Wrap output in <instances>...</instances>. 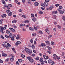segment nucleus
I'll use <instances>...</instances> for the list:
<instances>
[{
  "label": "nucleus",
  "instance_id": "1",
  "mask_svg": "<svg viewBox=\"0 0 65 65\" xmlns=\"http://www.w3.org/2000/svg\"><path fill=\"white\" fill-rule=\"evenodd\" d=\"M4 26L5 27H3L2 26H0V28H1V29L0 30V31L2 33V34H4V32H3V30H6V28L7 27V25H4Z\"/></svg>",
  "mask_w": 65,
  "mask_h": 65
},
{
  "label": "nucleus",
  "instance_id": "2",
  "mask_svg": "<svg viewBox=\"0 0 65 65\" xmlns=\"http://www.w3.org/2000/svg\"><path fill=\"white\" fill-rule=\"evenodd\" d=\"M2 45L3 47L4 46V47H6L7 49H8L9 48V47L11 46L8 43H7L6 45H5V44H3Z\"/></svg>",
  "mask_w": 65,
  "mask_h": 65
},
{
  "label": "nucleus",
  "instance_id": "3",
  "mask_svg": "<svg viewBox=\"0 0 65 65\" xmlns=\"http://www.w3.org/2000/svg\"><path fill=\"white\" fill-rule=\"evenodd\" d=\"M57 10L59 11V13L60 14H63L64 13V11H61L59 9H58Z\"/></svg>",
  "mask_w": 65,
  "mask_h": 65
},
{
  "label": "nucleus",
  "instance_id": "4",
  "mask_svg": "<svg viewBox=\"0 0 65 65\" xmlns=\"http://www.w3.org/2000/svg\"><path fill=\"white\" fill-rule=\"evenodd\" d=\"M14 56H12V57L10 59V60L11 62H12L14 60Z\"/></svg>",
  "mask_w": 65,
  "mask_h": 65
},
{
  "label": "nucleus",
  "instance_id": "5",
  "mask_svg": "<svg viewBox=\"0 0 65 65\" xmlns=\"http://www.w3.org/2000/svg\"><path fill=\"white\" fill-rule=\"evenodd\" d=\"M9 29L11 31L13 32H15V30H14V29L12 28H9Z\"/></svg>",
  "mask_w": 65,
  "mask_h": 65
},
{
  "label": "nucleus",
  "instance_id": "6",
  "mask_svg": "<svg viewBox=\"0 0 65 65\" xmlns=\"http://www.w3.org/2000/svg\"><path fill=\"white\" fill-rule=\"evenodd\" d=\"M20 44H21V42L18 41L17 42V43H15V44L16 45H20Z\"/></svg>",
  "mask_w": 65,
  "mask_h": 65
},
{
  "label": "nucleus",
  "instance_id": "7",
  "mask_svg": "<svg viewBox=\"0 0 65 65\" xmlns=\"http://www.w3.org/2000/svg\"><path fill=\"white\" fill-rule=\"evenodd\" d=\"M12 35V33H10L9 34V35L8 36V38H11Z\"/></svg>",
  "mask_w": 65,
  "mask_h": 65
},
{
  "label": "nucleus",
  "instance_id": "8",
  "mask_svg": "<svg viewBox=\"0 0 65 65\" xmlns=\"http://www.w3.org/2000/svg\"><path fill=\"white\" fill-rule=\"evenodd\" d=\"M39 3L38 2H36L34 4V5L35 6H37L38 5Z\"/></svg>",
  "mask_w": 65,
  "mask_h": 65
},
{
  "label": "nucleus",
  "instance_id": "9",
  "mask_svg": "<svg viewBox=\"0 0 65 65\" xmlns=\"http://www.w3.org/2000/svg\"><path fill=\"white\" fill-rule=\"evenodd\" d=\"M44 4H45V6H47L48 5V3L45 2L44 3Z\"/></svg>",
  "mask_w": 65,
  "mask_h": 65
},
{
  "label": "nucleus",
  "instance_id": "10",
  "mask_svg": "<svg viewBox=\"0 0 65 65\" xmlns=\"http://www.w3.org/2000/svg\"><path fill=\"white\" fill-rule=\"evenodd\" d=\"M45 31L46 32L48 33V35H50V34L49 33V30H48L47 29H45Z\"/></svg>",
  "mask_w": 65,
  "mask_h": 65
},
{
  "label": "nucleus",
  "instance_id": "11",
  "mask_svg": "<svg viewBox=\"0 0 65 65\" xmlns=\"http://www.w3.org/2000/svg\"><path fill=\"white\" fill-rule=\"evenodd\" d=\"M20 35H17V37H16L17 39V40L20 39Z\"/></svg>",
  "mask_w": 65,
  "mask_h": 65
},
{
  "label": "nucleus",
  "instance_id": "12",
  "mask_svg": "<svg viewBox=\"0 0 65 65\" xmlns=\"http://www.w3.org/2000/svg\"><path fill=\"white\" fill-rule=\"evenodd\" d=\"M29 61L31 63H33L34 61V60L33 59L31 58L29 60Z\"/></svg>",
  "mask_w": 65,
  "mask_h": 65
},
{
  "label": "nucleus",
  "instance_id": "13",
  "mask_svg": "<svg viewBox=\"0 0 65 65\" xmlns=\"http://www.w3.org/2000/svg\"><path fill=\"white\" fill-rule=\"evenodd\" d=\"M28 53H29V55H30V54H32V51H31V50H29L28 51Z\"/></svg>",
  "mask_w": 65,
  "mask_h": 65
},
{
  "label": "nucleus",
  "instance_id": "14",
  "mask_svg": "<svg viewBox=\"0 0 65 65\" xmlns=\"http://www.w3.org/2000/svg\"><path fill=\"white\" fill-rule=\"evenodd\" d=\"M2 56L3 57H6L7 56V54L5 53H3L2 54Z\"/></svg>",
  "mask_w": 65,
  "mask_h": 65
},
{
  "label": "nucleus",
  "instance_id": "15",
  "mask_svg": "<svg viewBox=\"0 0 65 65\" xmlns=\"http://www.w3.org/2000/svg\"><path fill=\"white\" fill-rule=\"evenodd\" d=\"M32 21L34 22H36V19L34 17L32 18Z\"/></svg>",
  "mask_w": 65,
  "mask_h": 65
},
{
  "label": "nucleus",
  "instance_id": "16",
  "mask_svg": "<svg viewBox=\"0 0 65 65\" xmlns=\"http://www.w3.org/2000/svg\"><path fill=\"white\" fill-rule=\"evenodd\" d=\"M29 29L30 30H31V31H33L34 30L33 28L31 27H29Z\"/></svg>",
  "mask_w": 65,
  "mask_h": 65
},
{
  "label": "nucleus",
  "instance_id": "17",
  "mask_svg": "<svg viewBox=\"0 0 65 65\" xmlns=\"http://www.w3.org/2000/svg\"><path fill=\"white\" fill-rule=\"evenodd\" d=\"M28 51H29V49L27 48H25V51L26 52H28Z\"/></svg>",
  "mask_w": 65,
  "mask_h": 65
},
{
  "label": "nucleus",
  "instance_id": "18",
  "mask_svg": "<svg viewBox=\"0 0 65 65\" xmlns=\"http://www.w3.org/2000/svg\"><path fill=\"white\" fill-rule=\"evenodd\" d=\"M12 14V12H10L8 14V15L9 17H10Z\"/></svg>",
  "mask_w": 65,
  "mask_h": 65
},
{
  "label": "nucleus",
  "instance_id": "19",
  "mask_svg": "<svg viewBox=\"0 0 65 65\" xmlns=\"http://www.w3.org/2000/svg\"><path fill=\"white\" fill-rule=\"evenodd\" d=\"M41 46H45L46 45L43 43H42L41 44Z\"/></svg>",
  "mask_w": 65,
  "mask_h": 65
},
{
  "label": "nucleus",
  "instance_id": "20",
  "mask_svg": "<svg viewBox=\"0 0 65 65\" xmlns=\"http://www.w3.org/2000/svg\"><path fill=\"white\" fill-rule=\"evenodd\" d=\"M10 12V10H6L7 13V14H8L9 12Z\"/></svg>",
  "mask_w": 65,
  "mask_h": 65
},
{
  "label": "nucleus",
  "instance_id": "21",
  "mask_svg": "<svg viewBox=\"0 0 65 65\" xmlns=\"http://www.w3.org/2000/svg\"><path fill=\"white\" fill-rule=\"evenodd\" d=\"M43 58H41L39 60V61L40 62H42L43 61Z\"/></svg>",
  "mask_w": 65,
  "mask_h": 65
},
{
  "label": "nucleus",
  "instance_id": "22",
  "mask_svg": "<svg viewBox=\"0 0 65 65\" xmlns=\"http://www.w3.org/2000/svg\"><path fill=\"white\" fill-rule=\"evenodd\" d=\"M54 7L53 6H51L49 8V9L50 10H52V9H53V8Z\"/></svg>",
  "mask_w": 65,
  "mask_h": 65
},
{
  "label": "nucleus",
  "instance_id": "23",
  "mask_svg": "<svg viewBox=\"0 0 65 65\" xmlns=\"http://www.w3.org/2000/svg\"><path fill=\"white\" fill-rule=\"evenodd\" d=\"M12 22L13 23H17V20H13L12 21Z\"/></svg>",
  "mask_w": 65,
  "mask_h": 65
},
{
  "label": "nucleus",
  "instance_id": "24",
  "mask_svg": "<svg viewBox=\"0 0 65 65\" xmlns=\"http://www.w3.org/2000/svg\"><path fill=\"white\" fill-rule=\"evenodd\" d=\"M11 39L12 41H14V38L13 37H12Z\"/></svg>",
  "mask_w": 65,
  "mask_h": 65
},
{
  "label": "nucleus",
  "instance_id": "25",
  "mask_svg": "<svg viewBox=\"0 0 65 65\" xmlns=\"http://www.w3.org/2000/svg\"><path fill=\"white\" fill-rule=\"evenodd\" d=\"M52 13H58V12H57V11H54L52 12Z\"/></svg>",
  "mask_w": 65,
  "mask_h": 65
},
{
  "label": "nucleus",
  "instance_id": "26",
  "mask_svg": "<svg viewBox=\"0 0 65 65\" xmlns=\"http://www.w3.org/2000/svg\"><path fill=\"white\" fill-rule=\"evenodd\" d=\"M31 48H34H34H35V46H34V45H32L31 46Z\"/></svg>",
  "mask_w": 65,
  "mask_h": 65
},
{
  "label": "nucleus",
  "instance_id": "27",
  "mask_svg": "<svg viewBox=\"0 0 65 65\" xmlns=\"http://www.w3.org/2000/svg\"><path fill=\"white\" fill-rule=\"evenodd\" d=\"M39 59V57L38 56H37L36 58V60H38Z\"/></svg>",
  "mask_w": 65,
  "mask_h": 65
},
{
  "label": "nucleus",
  "instance_id": "28",
  "mask_svg": "<svg viewBox=\"0 0 65 65\" xmlns=\"http://www.w3.org/2000/svg\"><path fill=\"white\" fill-rule=\"evenodd\" d=\"M12 50L15 53H16V52H15V49H14V48H12Z\"/></svg>",
  "mask_w": 65,
  "mask_h": 65
},
{
  "label": "nucleus",
  "instance_id": "29",
  "mask_svg": "<svg viewBox=\"0 0 65 65\" xmlns=\"http://www.w3.org/2000/svg\"><path fill=\"white\" fill-rule=\"evenodd\" d=\"M46 43L47 44H50V42L48 41H45Z\"/></svg>",
  "mask_w": 65,
  "mask_h": 65
},
{
  "label": "nucleus",
  "instance_id": "30",
  "mask_svg": "<svg viewBox=\"0 0 65 65\" xmlns=\"http://www.w3.org/2000/svg\"><path fill=\"white\" fill-rule=\"evenodd\" d=\"M9 60V58H8L6 60V62H8Z\"/></svg>",
  "mask_w": 65,
  "mask_h": 65
},
{
  "label": "nucleus",
  "instance_id": "31",
  "mask_svg": "<svg viewBox=\"0 0 65 65\" xmlns=\"http://www.w3.org/2000/svg\"><path fill=\"white\" fill-rule=\"evenodd\" d=\"M31 18H33L34 17V15L33 14H31Z\"/></svg>",
  "mask_w": 65,
  "mask_h": 65
},
{
  "label": "nucleus",
  "instance_id": "32",
  "mask_svg": "<svg viewBox=\"0 0 65 65\" xmlns=\"http://www.w3.org/2000/svg\"><path fill=\"white\" fill-rule=\"evenodd\" d=\"M59 9H62L63 8V7L62 6H60L59 7Z\"/></svg>",
  "mask_w": 65,
  "mask_h": 65
},
{
  "label": "nucleus",
  "instance_id": "33",
  "mask_svg": "<svg viewBox=\"0 0 65 65\" xmlns=\"http://www.w3.org/2000/svg\"><path fill=\"white\" fill-rule=\"evenodd\" d=\"M41 6H43V7H44V6H45V5L44 4H44H41Z\"/></svg>",
  "mask_w": 65,
  "mask_h": 65
},
{
  "label": "nucleus",
  "instance_id": "34",
  "mask_svg": "<svg viewBox=\"0 0 65 65\" xmlns=\"http://www.w3.org/2000/svg\"><path fill=\"white\" fill-rule=\"evenodd\" d=\"M8 6H9L10 7H12V5L11 4H9L8 5Z\"/></svg>",
  "mask_w": 65,
  "mask_h": 65
},
{
  "label": "nucleus",
  "instance_id": "35",
  "mask_svg": "<svg viewBox=\"0 0 65 65\" xmlns=\"http://www.w3.org/2000/svg\"><path fill=\"white\" fill-rule=\"evenodd\" d=\"M21 56L22 58H25V55L23 54H21Z\"/></svg>",
  "mask_w": 65,
  "mask_h": 65
},
{
  "label": "nucleus",
  "instance_id": "36",
  "mask_svg": "<svg viewBox=\"0 0 65 65\" xmlns=\"http://www.w3.org/2000/svg\"><path fill=\"white\" fill-rule=\"evenodd\" d=\"M59 5H60V4H56L55 5V6H56V7H58V6H59Z\"/></svg>",
  "mask_w": 65,
  "mask_h": 65
},
{
  "label": "nucleus",
  "instance_id": "37",
  "mask_svg": "<svg viewBox=\"0 0 65 65\" xmlns=\"http://www.w3.org/2000/svg\"><path fill=\"white\" fill-rule=\"evenodd\" d=\"M47 53L49 54H52V52L50 51H48L47 52Z\"/></svg>",
  "mask_w": 65,
  "mask_h": 65
},
{
  "label": "nucleus",
  "instance_id": "38",
  "mask_svg": "<svg viewBox=\"0 0 65 65\" xmlns=\"http://www.w3.org/2000/svg\"><path fill=\"white\" fill-rule=\"evenodd\" d=\"M18 61L19 62H20V63L22 62V59H19Z\"/></svg>",
  "mask_w": 65,
  "mask_h": 65
},
{
  "label": "nucleus",
  "instance_id": "39",
  "mask_svg": "<svg viewBox=\"0 0 65 65\" xmlns=\"http://www.w3.org/2000/svg\"><path fill=\"white\" fill-rule=\"evenodd\" d=\"M6 33L8 34H9L10 33V31L8 30H6Z\"/></svg>",
  "mask_w": 65,
  "mask_h": 65
},
{
  "label": "nucleus",
  "instance_id": "40",
  "mask_svg": "<svg viewBox=\"0 0 65 65\" xmlns=\"http://www.w3.org/2000/svg\"><path fill=\"white\" fill-rule=\"evenodd\" d=\"M24 22L26 23H28L29 22V21L28 20H26L24 21Z\"/></svg>",
  "mask_w": 65,
  "mask_h": 65
},
{
  "label": "nucleus",
  "instance_id": "41",
  "mask_svg": "<svg viewBox=\"0 0 65 65\" xmlns=\"http://www.w3.org/2000/svg\"><path fill=\"white\" fill-rule=\"evenodd\" d=\"M14 55H12V54H10L9 55V57H12V56H13Z\"/></svg>",
  "mask_w": 65,
  "mask_h": 65
},
{
  "label": "nucleus",
  "instance_id": "42",
  "mask_svg": "<svg viewBox=\"0 0 65 65\" xmlns=\"http://www.w3.org/2000/svg\"><path fill=\"white\" fill-rule=\"evenodd\" d=\"M45 2H46V3L50 1V0H45Z\"/></svg>",
  "mask_w": 65,
  "mask_h": 65
},
{
  "label": "nucleus",
  "instance_id": "43",
  "mask_svg": "<svg viewBox=\"0 0 65 65\" xmlns=\"http://www.w3.org/2000/svg\"><path fill=\"white\" fill-rule=\"evenodd\" d=\"M16 65H19V62L17 61L16 62Z\"/></svg>",
  "mask_w": 65,
  "mask_h": 65
},
{
  "label": "nucleus",
  "instance_id": "44",
  "mask_svg": "<svg viewBox=\"0 0 65 65\" xmlns=\"http://www.w3.org/2000/svg\"><path fill=\"white\" fill-rule=\"evenodd\" d=\"M51 50H52V48L51 47H49L48 49V51H51Z\"/></svg>",
  "mask_w": 65,
  "mask_h": 65
},
{
  "label": "nucleus",
  "instance_id": "45",
  "mask_svg": "<svg viewBox=\"0 0 65 65\" xmlns=\"http://www.w3.org/2000/svg\"><path fill=\"white\" fill-rule=\"evenodd\" d=\"M27 59L28 60H30L31 59V58L30 57H27Z\"/></svg>",
  "mask_w": 65,
  "mask_h": 65
},
{
  "label": "nucleus",
  "instance_id": "46",
  "mask_svg": "<svg viewBox=\"0 0 65 65\" xmlns=\"http://www.w3.org/2000/svg\"><path fill=\"white\" fill-rule=\"evenodd\" d=\"M51 45H54V42H51Z\"/></svg>",
  "mask_w": 65,
  "mask_h": 65
},
{
  "label": "nucleus",
  "instance_id": "47",
  "mask_svg": "<svg viewBox=\"0 0 65 65\" xmlns=\"http://www.w3.org/2000/svg\"><path fill=\"white\" fill-rule=\"evenodd\" d=\"M53 56H54V57H56V58L57 57V56L55 54H54L53 55Z\"/></svg>",
  "mask_w": 65,
  "mask_h": 65
},
{
  "label": "nucleus",
  "instance_id": "48",
  "mask_svg": "<svg viewBox=\"0 0 65 65\" xmlns=\"http://www.w3.org/2000/svg\"><path fill=\"white\" fill-rule=\"evenodd\" d=\"M48 62L49 63H51V60L50 59L48 61Z\"/></svg>",
  "mask_w": 65,
  "mask_h": 65
},
{
  "label": "nucleus",
  "instance_id": "49",
  "mask_svg": "<svg viewBox=\"0 0 65 65\" xmlns=\"http://www.w3.org/2000/svg\"><path fill=\"white\" fill-rule=\"evenodd\" d=\"M39 13L40 14H42L43 13V12H39Z\"/></svg>",
  "mask_w": 65,
  "mask_h": 65
},
{
  "label": "nucleus",
  "instance_id": "50",
  "mask_svg": "<svg viewBox=\"0 0 65 65\" xmlns=\"http://www.w3.org/2000/svg\"><path fill=\"white\" fill-rule=\"evenodd\" d=\"M62 19L65 22V17L64 16H63L62 17Z\"/></svg>",
  "mask_w": 65,
  "mask_h": 65
},
{
  "label": "nucleus",
  "instance_id": "51",
  "mask_svg": "<svg viewBox=\"0 0 65 65\" xmlns=\"http://www.w3.org/2000/svg\"><path fill=\"white\" fill-rule=\"evenodd\" d=\"M3 61L2 60H1V59H0V63H3Z\"/></svg>",
  "mask_w": 65,
  "mask_h": 65
},
{
  "label": "nucleus",
  "instance_id": "52",
  "mask_svg": "<svg viewBox=\"0 0 65 65\" xmlns=\"http://www.w3.org/2000/svg\"><path fill=\"white\" fill-rule=\"evenodd\" d=\"M57 27L58 28H59V29H61V27L60 26H59V25H57Z\"/></svg>",
  "mask_w": 65,
  "mask_h": 65
},
{
  "label": "nucleus",
  "instance_id": "53",
  "mask_svg": "<svg viewBox=\"0 0 65 65\" xmlns=\"http://www.w3.org/2000/svg\"><path fill=\"white\" fill-rule=\"evenodd\" d=\"M22 17H23V18H24V19H25V18H26V17H25V15H22Z\"/></svg>",
  "mask_w": 65,
  "mask_h": 65
},
{
  "label": "nucleus",
  "instance_id": "54",
  "mask_svg": "<svg viewBox=\"0 0 65 65\" xmlns=\"http://www.w3.org/2000/svg\"><path fill=\"white\" fill-rule=\"evenodd\" d=\"M6 7L7 9H8V10L10 9V8H9V6H7Z\"/></svg>",
  "mask_w": 65,
  "mask_h": 65
},
{
  "label": "nucleus",
  "instance_id": "55",
  "mask_svg": "<svg viewBox=\"0 0 65 65\" xmlns=\"http://www.w3.org/2000/svg\"><path fill=\"white\" fill-rule=\"evenodd\" d=\"M39 33H40V34H42V32L41 31H39Z\"/></svg>",
  "mask_w": 65,
  "mask_h": 65
},
{
  "label": "nucleus",
  "instance_id": "56",
  "mask_svg": "<svg viewBox=\"0 0 65 65\" xmlns=\"http://www.w3.org/2000/svg\"><path fill=\"white\" fill-rule=\"evenodd\" d=\"M1 37L2 38V39H4V37H3V36L2 35H1Z\"/></svg>",
  "mask_w": 65,
  "mask_h": 65
},
{
  "label": "nucleus",
  "instance_id": "57",
  "mask_svg": "<svg viewBox=\"0 0 65 65\" xmlns=\"http://www.w3.org/2000/svg\"><path fill=\"white\" fill-rule=\"evenodd\" d=\"M35 30L37 31V28L36 27H35L34 28Z\"/></svg>",
  "mask_w": 65,
  "mask_h": 65
},
{
  "label": "nucleus",
  "instance_id": "58",
  "mask_svg": "<svg viewBox=\"0 0 65 65\" xmlns=\"http://www.w3.org/2000/svg\"><path fill=\"white\" fill-rule=\"evenodd\" d=\"M51 37H52V36L51 35H49V36L48 37V39H49V38H50Z\"/></svg>",
  "mask_w": 65,
  "mask_h": 65
},
{
  "label": "nucleus",
  "instance_id": "59",
  "mask_svg": "<svg viewBox=\"0 0 65 65\" xmlns=\"http://www.w3.org/2000/svg\"><path fill=\"white\" fill-rule=\"evenodd\" d=\"M31 43H33V40L31 39L30 40V41Z\"/></svg>",
  "mask_w": 65,
  "mask_h": 65
},
{
  "label": "nucleus",
  "instance_id": "60",
  "mask_svg": "<svg viewBox=\"0 0 65 65\" xmlns=\"http://www.w3.org/2000/svg\"><path fill=\"white\" fill-rule=\"evenodd\" d=\"M28 46L29 47H31V45L29 44L28 45Z\"/></svg>",
  "mask_w": 65,
  "mask_h": 65
},
{
  "label": "nucleus",
  "instance_id": "61",
  "mask_svg": "<svg viewBox=\"0 0 65 65\" xmlns=\"http://www.w3.org/2000/svg\"><path fill=\"white\" fill-rule=\"evenodd\" d=\"M28 3L29 4H30V3H31L30 2L29 0H28Z\"/></svg>",
  "mask_w": 65,
  "mask_h": 65
},
{
  "label": "nucleus",
  "instance_id": "62",
  "mask_svg": "<svg viewBox=\"0 0 65 65\" xmlns=\"http://www.w3.org/2000/svg\"><path fill=\"white\" fill-rule=\"evenodd\" d=\"M23 26V24H21L20 25V27H22Z\"/></svg>",
  "mask_w": 65,
  "mask_h": 65
},
{
  "label": "nucleus",
  "instance_id": "63",
  "mask_svg": "<svg viewBox=\"0 0 65 65\" xmlns=\"http://www.w3.org/2000/svg\"><path fill=\"white\" fill-rule=\"evenodd\" d=\"M5 37H6V38H8V36H7V35H6L5 36Z\"/></svg>",
  "mask_w": 65,
  "mask_h": 65
},
{
  "label": "nucleus",
  "instance_id": "64",
  "mask_svg": "<svg viewBox=\"0 0 65 65\" xmlns=\"http://www.w3.org/2000/svg\"><path fill=\"white\" fill-rule=\"evenodd\" d=\"M3 4H5V1H3Z\"/></svg>",
  "mask_w": 65,
  "mask_h": 65
}]
</instances>
